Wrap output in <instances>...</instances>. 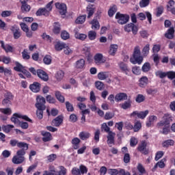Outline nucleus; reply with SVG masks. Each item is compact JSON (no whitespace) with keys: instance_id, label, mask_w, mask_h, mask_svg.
<instances>
[{"instance_id":"c85d7f7f","label":"nucleus","mask_w":175,"mask_h":175,"mask_svg":"<svg viewBox=\"0 0 175 175\" xmlns=\"http://www.w3.org/2000/svg\"><path fill=\"white\" fill-rule=\"evenodd\" d=\"M148 84V78L143 77L139 79V87L144 88Z\"/></svg>"},{"instance_id":"b1692460","label":"nucleus","mask_w":175,"mask_h":175,"mask_svg":"<svg viewBox=\"0 0 175 175\" xmlns=\"http://www.w3.org/2000/svg\"><path fill=\"white\" fill-rule=\"evenodd\" d=\"M36 16H49L50 14V12L46 9L44 8H40L36 13Z\"/></svg>"},{"instance_id":"72a5a7b5","label":"nucleus","mask_w":175,"mask_h":175,"mask_svg":"<svg viewBox=\"0 0 175 175\" xmlns=\"http://www.w3.org/2000/svg\"><path fill=\"white\" fill-rule=\"evenodd\" d=\"M109 77V72H100L98 74V79L99 80H106Z\"/></svg>"},{"instance_id":"a18cd8bd","label":"nucleus","mask_w":175,"mask_h":175,"mask_svg":"<svg viewBox=\"0 0 175 175\" xmlns=\"http://www.w3.org/2000/svg\"><path fill=\"white\" fill-rule=\"evenodd\" d=\"M18 148H21V150L27 151V150H28V144L25 142H19L18 144Z\"/></svg>"},{"instance_id":"4468645a","label":"nucleus","mask_w":175,"mask_h":175,"mask_svg":"<svg viewBox=\"0 0 175 175\" xmlns=\"http://www.w3.org/2000/svg\"><path fill=\"white\" fill-rule=\"evenodd\" d=\"M126 99H128V95L126 93H118L115 96L116 102H122Z\"/></svg>"},{"instance_id":"338daca9","label":"nucleus","mask_w":175,"mask_h":175,"mask_svg":"<svg viewBox=\"0 0 175 175\" xmlns=\"http://www.w3.org/2000/svg\"><path fill=\"white\" fill-rule=\"evenodd\" d=\"M66 168H65L64 166H60L58 175H66Z\"/></svg>"},{"instance_id":"423d86ee","label":"nucleus","mask_w":175,"mask_h":175,"mask_svg":"<svg viewBox=\"0 0 175 175\" xmlns=\"http://www.w3.org/2000/svg\"><path fill=\"white\" fill-rule=\"evenodd\" d=\"M10 31L13 33L14 39H20L21 38V30L17 25H14L12 26Z\"/></svg>"},{"instance_id":"09e8293b","label":"nucleus","mask_w":175,"mask_h":175,"mask_svg":"<svg viewBox=\"0 0 175 175\" xmlns=\"http://www.w3.org/2000/svg\"><path fill=\"white\" fill-rule=\"evenodd\" d=\"M61 38H62V39H63V40H68V39H69V38H70V36L68 31H63L61 33Z\"/></svg>"},{"instance_id":"052dcab7","label":"nucleus","mask_w":175,"mask_h":175,"mask_svg":"<svg viewBox=\"0 0 175 175\" xmlns=\"http://www.w3.org/2000/svg\"><path fill=\"white\" fill-rule=\"evenodd\" d=\"M137 170L139 172V175H143L144 173H146V170L144 169V167H143V165L138 164L137 167Z\"/></svg>"},{"instance_id":"f3484780","label":"nucleus","mask_w":175,"mask_h":175,"mask_svg":"<svg viewBox=\"0 0 175 175\" xmlns=\"http://www.w3.org/2000/svg\"><path fill=\"white\" fill-rule=\"evenodd\" d=\"M0 44L5 53H12L13 51V46L8 44L5 45V42L3 40L0 41Z\"/></svg>"},{"instance_id":"c756f323","label":"nucleus","mask_w":175,"mask_h":175,"mask_svg":"<svg viewBox=\"0 0 175 175\" xmlns=\"http://www.w3.org/2000/svg\"><path fill=\"white\" fill-rule=\"evenodd\" d=\"M157 120H158V118L155 116H149L148 120L146 122V125L148 126H151V125H152L154 124V122H157Z\"/></svg>"},{"instance_id":"a878e982","label":"nucleus","mask_w":175,"mask_h":175,"mask_svg":"<svg viewBox=\"0 0 175 175\" xmlns=\"http://www.w3.org/2000/svg\"><path fill=\"white\" fill-rule=\"evenodd\" d=\"M131 107L132 101L131 100H129L128 101H125L124 103L120 104V107L123 109V110L131 109Z\"/></svg>"},{"instance_id":"5fc2aeb1","label":"nucleus","mask_w":175,"mask_h":175,"mask_svg":"<svg viewBox=\"0 0 175 175\" xmlns=\"http://www.w3.org/2000/svg\"><path fill=\"white\" fill-rule=\"evenodd\" d=\"M138 141L137 138L132 137L130 139V146L131 147H135L137 145Z\"/></svg>"},{"instance_id":"9b49d317","label":"nucleus","mask_w":175,"mask_h":175,"mask_svg":"<svg viewBox=\"0 0 175 175\" xmlns=\"http://www.w3.org/2000/svg\"><path fill=\"white\" fill-rule=\"evenodd\" d=\"M114 137H116V133H113V131H109L107 137V143L109 145V147H111L113 144H114Z\"/></svg>"},{"instance_id":"ea45409f","label":"nucleus","mask_w":175,"mask_h":175,"mask_svg":"<svg viewBox=\"0 0 175 175\" xmlns=\"http://www.w3.org/2000/svg\"><path fill=\"white\" fill-rule=\"evenodd\" d=\"M0 113L5 116H10L12 114V109L10 108H0Z\"/></svg>"},{"instance_id":"f8f14e48","label":"nucleus","mask_w":175,"mask_h":175,"mask_svg":"<svg viewBox=\"0 0 175 175\" xmlns=\"http://www.w3.org/2000/svg\"><path fill=\"white\" fill-rule=\"evenodd\" d=\"M38 77L43 80V81H49V75L43 70H37Z\"/></svg>"},{"instance_id":"79ce46f5","label":"nucleus","mask_w":175,"mask_h":175,"mask_svg":"<svg viewBox=\"0 0 175 175\" xmlns=\"http://www.w3.org/2000/svg\"><path fill=\"white\" fill-rule=\"evenodd\" d=\"M21 12L23 13H28V12H29V10H31V5H28V4H24L23 5H21Z\"/></svg>"},{"instance_id":"20e7f679","label":"nucleus","mask_w":175,"mask_h":175,"mask_svg":"<svg viewBox=\"0 0 175 175\" xmlns=\"http://www.w3.org/2000/svg\"><path fill=\"white\" fill-rule=\"evenodd\" d=\"M46 99L42 96H38L36 98V107L38 110H46Z\"/></svg>"},{"instance_id":"774afa93","label":"nucleus","mask_w":175,"mask_h":175,"mask_svg":"<svg viewBox=\"0 0 175 175\" xmlns=\"http://www.w3.org/2000/svg\"><path fill=\"white\" fill-rule=\"evenodd\" d=\"M108 173L110 175H117L120 172H118L117 169H109Z\"/></svg>"},{"instance_id":"8fccbe9b","label":"nucleus","mask_w":175,"mask_h":175,"mask_svg":"<svg viewBox=\"0 0 175 175\" xmlns=\"http://www.w3.org/2000/svg\"><path fill=\"white\" fill-rule=\"evenodd\" d=\"M101 131L102 132H107V133H109V132H111V131H110V127H109L107 126V123H103L102 125H101Z\"/></svg>"},{"instance_id":"c03bdc74","label":"nucleus","mask_w":175,"mask_h":175,"mask_svg":"<svg viewBox=\"0 0 175 175\" xmlns=\"http://www.w3.org/2000/svg\"><path fill=\"white\" fill-rule=\"evenodd\" d=\"M65 76V72L62 70H59L57 72L55 77L58 81H61L62 79H64V77Z\"/></svg>"},{"instance_id":"7ed1b4c3","label":"nucleus","mask_w":175,"mask_h":175,"mask_svg":"<svg viewBox=\"0 0 175 175\" xmlns=\"http://www.w3.org/2000/svg\"><path fill=\"white\" fill-rule=\"evenodd\" d=\"M116 20H118V24H121V25H124V24H126V23L129 21V15L118 12L116 14Z\"/></svg>"},{"instance_id":"ddd939ff","label":"nucleus","mask_w":175,"mask_h":175,"mask_svg":"<svg viewBox=\"0 0 175 175\" xmlns=\"http://www.w3.org/2000/svg\"><path fill=\"white\" fill-rule=\"evenodd\" d=\"M85 66V61L83 59H80L74 64V68H75V69H79L81 70L82 69H84Z\"/></svg>"},{"instance_id":"13d9d810","label":"nucleus","mask_w":175,"mask_h":175,"mask_svg":"<svg viewBox=\"0 0 175 175\" xmlns=\"http://www.w3.org/2000/svg\"><path fill=\"white\" fill-rule=\"evenodd\" d=\"M140 129H142V123L140 122H137L133 126V131L134 132H139Z\"/></svg>"},{"instance_id":"49530a36","label":"nucleus","mask_w":175,"mask_h":175,"mask_svg":"<svg viewBox=\"0 0 175 175\" xmlns=\"http://www.w3.org/2000/svg\"><path fill=\"white\" fill-rule=\"evenodd\" d=\"M148 113H149L148 110L138 112V118H141V120H144V118L147 117V116L148 115Z\"/></svg>"},{"instance_id":"6e6552de","label":"nucleus","mask_w":175,"mask_h":175,"mask_svg":"<svg viewBox=\"0 0 175 175\" xmlns=\"http://www.w3.org/2000/svg\"><path fill=\"white\" fill-rule=\"evenodd\" d=\"M15 65L16 66L14 68V70H16V72H22V73H23V75H26L27 77H31V73H29V72L25 70L24 68V66H23V65H21L20 63L16 62L15 63Z\"/></svg>"},{"instance_id":"1a4fd4ad","label":"nucleus","mask_w":175,"mask_h":175,"mask_svg":"<svg viewBox=\"0 0 175 175\" xmlns=\"http://www.w3.org/2000/svg\"><path fill=\"white\" fill-rule=\"evenodd\" d=\"M12 100H13V94L10 92H7L5 94V98L2 101V105L3 106H9L12 103Z\"/></svg>"},{"instance_id":"4be33fe9","label":"nucleus","mask_w":175,"mask_h":175,"mask_svg":"<svg viewBox=\"0 0 175 175\" xmlns=\"http://www.w3.org/2000/svg\"><path fill=\"white\" fill-rule=\"evenodd\" d=\"M81 141L78 137H75L72 139L71 143L74 150H77L80 147V142Z\"/></svg>"},{"instance_id":"69168bd1","label":"nucleus","mask_w":175,"mask_h":175,"mask_svg":"<svg viewBox=\"0 0 175 175\" xmlns=\"http://www.w3.org/2000/svg\"><path fill=\"white\" fill-rule=\"evenodd\" d=\"M71 173L73 175H81V173H80V168L77 167H73L71 171Z\"/></svg>"},{"instance_id":"2eb2a0df","label":"nucleus","mask_w":175,"mask_h":175,"mask_svg":"<svg viewBox=\"0 0 175 175\" xmlns=\"http://www.w3.org/2000/svg\"><path fill=\"white\" fill-rule=\"evenodd\" d=\"M24 161H25V157L24 156H18L16 154L12 158V163L15 165H20L21 163H23Z\"/></svg>"},{"instance_id":"7c9ffc66","label":"nucleus","mask_w":175,"mask_h":175,"mask_svg":"<svg viewBox=\"0 0 175 175\" xmlns=\"http://www.w3.org/2000/svg\"><path fill=\"white\" fill-rule=\"evenodd\" d=\"M85 18H87V15L79 16L75 20V23L78 25L84 24L85 23Z\"/></svg>"},{"instance_id":"58836bf2","label":"nucleus","mask_w":175,"mask_h":175,"mask_svg":"<svg viewBox=\"0 0 175 175\" xmlns=\"http://www.w3.org/2000/svg\"><path fill=\"white\" fill-rule=\"evenodd\" d=\"M13 128H14V126L12 125V124H8L7 126H3L1 127V129L3 132H5V133H9V132L10 131H12V129H13Z\"/></svg>"},{"instance_id":"473e14b6","label":"nucleus","mask_w":175,"mask_h":175,"mask_svg":"<svg viewBox=\"0 0 175 175\" xmlns=\"http://www.w3.org/2000/svg\"><path fill=\"white\" fill-rule=\"evenodd\" d=\"M173 35H174V29L171 27L167 30V33H165V36L167 39H173Z\"/></svg>"},{"instance_id":"412c9836","label":"nucleus","mask_w":175,"mask_h":175,"mask_svg":"<svg viewBox=\"0 0 175 175\" xmlns=\"http://www.w3.org/2000/svg\"><path fill=\"white\" fill-rule=\"evenodd\" d=\"M66 44L65 42L58 41L55 44V50H56V51H62Z\"/></svg>"},{"instance_id":"3c124183","label":"nucleus","mask_w":175,"mask_h":175,"mask_svg":"<svg viewBox=\"0 0 175 175\" xmlns=\"http://www.w3.org/2000/svg\"><path fill=\"white\" fill-rule=\"evenodd\" d=\"M119 66L120 69L123 70V72H125L126 75H128V72H129V70L128 69V66H126V64H125V63H120L119 64Z\"/></svg>"},{"instance_id":"0eeeda50","label":"nucleus","mask_w":175,"mask_h":175,"mask_svg":"<svg viewBox=\"0 0 175 175\" xmlns=\"http://www.w3.org/2000/svg\"><path fill=\"white\" fill-rule=\"evenodd\" d=\"M124 31L126 32L132 31L133 35H137V31H139V29H137V26H136L135 24L129 23V24L126 25L124 26Z\"/></svg>"},{"instance_id":"aec40b11","label":"nucleus","mask_w":175,"mask_h":175,"mask_svg":"<svg viewBox=\"0 0 175 175\" xmlns=\"http://www.w3.org/2000/svg\"><path fill=\"white\" fill-rule=\"evenodd\" d=\"M146 147L147 142H146V141H142L138 146V150H139L140 152H142V154H147V150H146Z\"/></svg>"},{"instance_id":"37998d69","label":"nucleus","mask_w":175,"mask_h":175,"mask_svg":"<svg viewBox=\"0 0 175 175\" xmlns=\"http://www.w3.org/2000/svg\"><path fill=\"white\" fill-rule=\"evenodd\" d=\"M53 32L57 35L61 32V25L58 23H54V28H53Z\"/></svg>"},{"instance_id":"a19ab883","label":"nucleus","mask_w":175,"mask_h":175,"mask_svg":"<svg viewBox=\"0 0 175 175\" xmlns=\"http://www.w3.org/2000/svg\"><path fill=\"white\" fill-rule=\"evenodd\" d=\"M116 12H117V6L113 5L112 7H111L108 11V14L109 17H113V16H114Z\"/></svg>"},{"instance_id":"a211bd4d","label":"nucleus","mask_w":175,"mask_h":175,"mask_svg":"<svg viewBox=\"0 0 175 175\" xmlns=\"http://www.w3.org/2000/svg\"><path fill=\"white\" fill-rule=\"evenodd\" d=\"M94 61H95V63L97 65H100V64H104L105 63V61L103 59V55L100 53H97L94 56Z\"/></svg>"},{"instance_id":"39448f33","label":"nucleus","mask_w":175,"mask_h":175,"mask_svg":"<svg viewBox=\"0 0 175 175\" xmlns=\"http://www.w3.org/2000/svg\"><path fill=\"white\" fill-rule=\"evenodd\" d=\"M18 118H22V120L29 121V122L32 121L29 118H28V116H23L20 113H14V116L11 118V121L12 122H14V124H20V120H18Z\"/></svg>"},{"instance_id":"dca6fc26","label":"nucleus","mask_w":175,"mask_h":175,"mask_svg":"<svg viewBox=\"0 0 175 175\" xmlns=\"http://www.w3.org/2000/svg\"><path fill=\"white\" fill-rule=\"evenodd\" d=\"M29 89L32 92H39L40 91V83L34 82L33 84L30 85Z\"/></svg>"},{"instance_id":"bb28decb","label":"nucleus","mask_w":175,"mask_h":175,"mask_svg":"<svg viewBox=\"0 0 175 175\" xmlns=\"http://www.w3.org/2000/svg\"><path fill=\"white\" fill-rule=\"evenodd\" d=\"M41 134L44 136L42 137L43 142H50V140H51V134L50 133L42 131Z\"/></svg>"},{"instance_id":"9d476101","label":"nucleus","mask_w":175,"mask_h":175,"mask_svg":"<svg viewBox=\"0 0 175 175\" xmlns=\"http://www.w3.org/2000/svg\"><path fill=\"white\" fill-rule=\"evenodd\" d=\"M55 8H57L59 10V12L62 16L66 14V5L62 3H56Z\"/></svg>"},{"instance_id":"f704fd0d","label":"nucleus","mask_w":175,"mask_h":175,"mask_svg":"<svg viewBox=\"0 0 175 175\" xmlns=\"http://www.w3.org/2000/svg\"><path fill=\"white\" fill-rule=\"evenodd\" d=\"M88 37L90 40H95L96 39V31L92 30L88 31Z\"/></svg>"},{"instance_id":"cd10ccee","label":"nucleus","mask_w":175,"mask_h":175,"mask_svg":"<svg viewBox=\"0 0 175 175\" xmlns=\"http://www.w3.org/2000/svg\"><path fill=\"white\" fill-rule=\"evenodd\" d=\"M81 140H87V139H90L91 134L87 131H82L79 135Z\"/></svg>"},{"instance_id":"f03ea898","label":"nucleus","mask_w":175,"mask_h":175,"mask_svg":"<svg viewBox=\"0 0 175 175\" xmlns=\"http://www.w3.org/2000/svg\"><path fill=\"white\" fill-rule=\"evenodd\" d=\"M130 62L134 65H135V64L140 65L143 62V57H142V53L140 51L139 46L135 47L133 55V57L130 58Z\"/></svg>"},{"instance_id":"2f4dec72","label":"nucleus","mask_w":175,"mask_h":175,"mask_svg":"<svg viewBox=\"0 0 175 175\" xmlns=\"http://www.w3.org/2000/svg\"><path fill=\"white\" fill-rule=\"evenodd\" d=\"M87 13L88 18H90V17H92L94 15V13H95V8L92 7V5H89L87 7Z\"/></svg>"},{"instance_id":"f257e3e1","label":"nucleus","mask_w":175,"mask_h":175,"mask_svg":"<svg viewBox=\"0 0 175 175\" xmlns=\"http://www.w3.org/2000/svg\"><path fill=\"white\" fill-rule=\"evenodd\" d=\"M172 121V116L169 114H165L163 117L162 121L159 122L157 124L158 128H161L162 126H164L163 128V131H161L163 135H167L169 133V125L170 124V122Z\"/></svg>"},{"instance_id":"e433bc0d","label":"nucleus","mask_w":175,"mask_h":175,"mask_svg":"<svg viewBox=\"0 0 175 175\" xmlns=\"http://www.w3.org/2000/svg\"><path fill=\"white\" fill-rule=\"evenodd\" d=\"M76 39H79V40H85L87 39V34L80 33L79 32H76L75 34Z\"/></svg>"},{"instance_id":"de8ad7c7","label":"nucleus","mask_w":175,"mask_h":175,"mask_svg":"<svg viewBox=\"0 0 175 175\" xmlns=\"http://www.w3.org/2000/svg\"><path fill=\"white\" fill-rule=\"evenodd\" d=\"M155 75L157 77H160V79H163V78L166 77V76H167V72H165L159 70L155 72Z\"/></svg>"},{"instance_id":"c9c22d12","label":"nucleus","mask_w":175,"mask_h":175,"mask_svg":"<svg viewBox=\"0 0 175 175\" xmlns=\"http://www.w3.org/2000/svg\"><path fill=\"white\" fill-rule=\"evenodd\" d=\"M163 147L165 148H167V147H170V146H174V141L172 139H168L163 142Z\"/></svg>"},{"instance_id":"bf43d9fd","label":"nucleus","mask_w":175,"mask_h":175,"mask_svg":"<svg viewBox=\"0 0 175 175\" xmlns=\"http://www.w3.org/2000/svg\"><path fill=\"white\" fill-rule=\"evenodd\" d=\"M150 69H151V65L150 63L146 62L142 66V70L144 72H148L150 71Z\"/></svg>"},{"instance_id":"4d7b16f0","label":"nucleus","mask_w":175,"mask_h":175,"mask_svg":"<svg viewBox=\"0 0 175 175\" xmlns=\"http://www.w3.org/2000/svg\"><path fill=\"white\" fill-rule=\"evenodd\" d=\"M150 5V0H141L139 2L140 8H146Z\"/></svg>"},{"instance_id":"6e6d98bb","label":"nucleus","mask_w":175,"mask_h":175,"mask_svg":"<svg viewBox=\"0 0 175 175\" xmlns=\"http://www.w3.org/2000/svg\"><path fill=\"white\" fill-rule=\"evenodd\" d=\"M150 53V44H147L142 50V54L145 56L148 55Z\"/></svg>"},{"instance_id":"e2e57ef3","label":"nucleus","mask_w":175,"mask_h":175,"mask_svg":"<svg viewBox=\"0 0 175 175\" xmlns=\"http://www.w3.org/2000/svg\"><path fill=\"white\" fill-rule=\"evenodd\" d=\"M96 88L97 90H99L100 91L103 90V88L105 87V84H103L101 81H97L95 83Z\"/></svg>"},{"instance_id":"5701e85b","label":"nucleus","mask_w":175,"mask_h":175,"mask_svg":"<svg viewBox=\"0 0 175 175\" xmlns=\"http://www.w3.org/2000/svg\"><path fill=\"white\" fill-rule=\"evenodd\" d=\"M118 50V44H111L109 46V54L110 55H116Z\"/></svg>"},{"instance_id":"680f3d73","label":"nucleus","mask_w":175,"mask_h":175,"mask_svg":"<svg viewBox=\"0 0 175 175\" xmlns=\"http://www.w3.org/2000/svg\"><path fill=\"white\" fill-rule=\"evenodd\" d=\"M44 63L46 65H50L51 64V56L47 55L43 59Z\"/></svg>"},{"instance_id":"393cba45","label":"nucleus","mask_w":175,"mask_h":175,"mask_svg":"<svg viewBox=\"0 0 175 175\" xmlns=\"http://www.w3.org/2000/svg\"><path fill=\"white\" fill-rule=\"evenodd\" d=\"M90 24L92 25V29H94V31H98L99 28H100V25H99V22L96 19H93Z\"/></svg>"},{"instance_id":"603ef678","label":"nucleus","mask_w":175,"mask_h":175,"mask_svg":"<svg viewBox=\"0 0 175 175\" xmlns=\"http://www.w3.org/2000/svg\"><path fill=\"white\" fill-rule=\"evenodd\" d=\"M64 54H66V55H69L70 54H72V53H73V49H70V47H69L66 44V46L64 48Z\"/></svg>"},{"instance_id":"0e129e2a","label":"nucleus","mask_w":175,"mask_h":175,"mask_svg":"<svg viewBox=\"0 0 175 175\" xmlns=\"http://www.w3.org/2000/svg\"><path fill=\"white\" fill-rule=\"evenodd\" d=\"M167 77L170 79V80H173V79H175V72L174 71L167 72Z\"/></svg>"},{"instance_id":"864d4df0","label":"nucleus","mask_w":175,"mask_h":175,"mask_svg":"<svg viewBox=\"0 0 175 175\" xmlns=\"http://www.w3.org/2000/svg\"><path fill=\"white\" fill-rule=\"evenodd\" d=\"M79 172L81 174H87V172H88V168H87L84 165H81L79 166Z\"/></svg>"},{"instance_id":"6ab92c4d","label":"nucleus","mask_w":175,"mask_h":175,"mask_svg":"<svg viewBox=\"0 0 175 175\" xmlns=\"http://www.w3.org/2000/svg\"><path fill=\"white\" fill-rule=\"evenodd\" d=\"M63 121L64 119L62 118V116H59L52 121V125L53 126H59Z\"/></svg>"},{"instance_id":"4c0bfd02","label":"nucleus","mask_w":175,"mask_h":175,"mask_svg":"<svg viewBox=\"0 0 175 175\" xmlns=\"http://www.w3.org/2000/svg\"><path fill=\"white\" fill-rule=\"evenodd\" d=\"M55 97L59 102H61V103H64V102H65V97L61 94L60 92H55Z\"/></svg>"}]
</instances>
